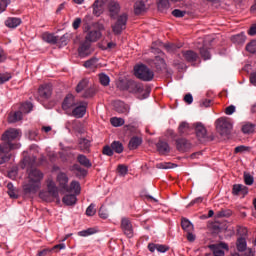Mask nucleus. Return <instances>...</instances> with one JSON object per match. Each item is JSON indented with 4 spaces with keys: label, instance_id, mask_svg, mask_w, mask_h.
Instances as JSON below:
<instances>
[{
    "label": "nucleus",
    "instance_id": "nucleus-41",
    "mask_svg": "<svg viewBox=\"0 0 256 256\" xmlns=\"http://www.w3.org/2000/svg\"><path fill=\"white\" fill-rule=\"evenodd\" d=\"M110 123L113 127H121L125 124V121L123 118L113 117L111 118Z\"/></svg>",
    "mask_w": 256,
    "mask_h": 256
},
{
    "label": "nucleus",
    "instance_id": "nucleus-45",
    "mask_svg": "<svg viewBox=\"0 0 256 256\" xmlns=\"http://www.w3.org/2000/svg\"><path fill=\"white\" fill-rule=\"evenodd\" d=\"M243 178L245 185L251 186L254 184V176H251V174L245 172Z\"/></svg>",
    "mask_w": 256,
    "mask_h": 256
},
{
    "label": "nucleus",
    "instance_id": "nucleus-6",
    "mask_svg": "<svg viewBox=\"0 0 256 256\" xmlns=\"http://www.w3.org/2000/svg\"><path fill=\"white\" fill-rule=\"evenodd\" d=\"M121 89L131 94H141L144 91V86L141 82L130 79L123 83Z\"/></svg>",
    "mask_w": 256,
    "mask_h": 256
},
{
    "label": "nucleus",
    "instance_id": "nucleus-38",
    "mask_svg": "<svg viewBox=\"0 0 256 256\" xmlns=\"http://www.w3.org/2000/svg\"><path fill=\"white\" fill-rule=\"evenodd\" d=\"M178 132H179L180 136H184V135L188 134V132H189V123L181 122L180 126L178 128Z\"/></svg>",
    "mask_w": 256,
    "mask_h": 256
},
{
    "label": "nucleus",
    "instance_id": "nucleus-43",
    "mask_svg": "<svg viewBox=\"0 0 256 256\" xmlns=\"http://www.w3.org/2000/svg\"><path fill=\"white\" fill-rule=\"evenodd\" d=\"M134 9H135V13L137 15L141 14L142 12H144L145 9H146L144 2H142V1L136 2Z\"/></svg>",
    "mask_w": 256,
    "mask_h": 256
},
{
    "label": "nucleus",
    "instance_id": "nucleus-30",
    "mask_svg": "<svg viewBox=\"0 0 256 256\" xmlns=\"http://www.w3.org/2000/svg\"><path fill=\"white\" fill-rule=\"evenodd\" d=\"M237 250L240 252H244L247 249V241L244 237H240L236 242Z\"/></svg>",
    "mask_w": 256,
    "mask_h": 256
},
{
    "label": "nucleus",
    "instance_id": "nucleus-49",
    "mask_svg": "<svg viewBox=\"0 0 256 256\" xmlns=\"http://www.w3.org/2000/svg\"><path fill=\"white\" fill-rule=\"evenodd\" d=\"M95 96V89L94 88H88L85 90L83 94L84 99L93 98Z\"/></svg>",
    "mask_w": 256,
    "mask_h": 256
},
{
    "label": "nucleus",
    "instance_id": "nucleus-31",
    "mask_svg": "<svg viewBox=\"0 0 256 256\" xmlns=\"http://www.w3.org/2000/svg\"><path fill=\"white\" fill-rule=\"evenodd\" d=\"M33 109V104L31 102H25L22 103L19 107V110L23 113V114H29L31 113Z\"/></svg>",
    "mask_w": 256,
    "mask_h": 256
},
{
    "label": "nucleus",
    "instance_id": "nucleus-51",
    "mask_svg": "<svg viewBox=\"0 0 256 256\" xmlns=\"http://www.w3.org/2000/svg\"><path fill=\"white\" fill-rule=\"evenodd\" d=\"M248 151H250V147L245 146V145L236 146L234 149V153H236V154L244 153V152H248Z\"/></svg>",
    "mask_w": 256,
    "mask_h": 256
},
{
    "label": "nucleus",
    "instance_id": "nucleus-10",
    "mask_svg": "<svg viewBox=\"0 0 256 256\" xmlns=\"http://www.w3.org/2000/svg\"><path fill=\"white\" fill-rule=\"evenodd\" d=\"M52 85L43 84L38 88V96L42 100H48L52 96Z\"/></svg>",
    "mask_w": 256,
    "mask_h": 256
},
{
    "label": "nucleus",
    "instance_id": "nucleus-22",
    "mask_svg": "<svg viewBox=\"0 0 256 256\" xmlns=\"http://www.w3.org/2000/svg\"><path fill=\"white\" fill-rule=\"evenodd\" d=\"M230 40L236 45H242L246 42V35L244 32H242L240 34L231 36Z\"/></svg>",
    "mask_w": 256,
    "mask_h": 256
},
{
    "label": "nucleus",
    "instance_id": "nucleus-5",
    "mask_svg": "<svg viewBox=\"0 0 256 256\" xmlns=\"http://www.w3.org/2000/svg\"><path fill=\"white\" fill-rule=\"evenodd\" d=\"M216 129L219 131L221 136H228L232 133L233 123L229 118H218L216 120Z\"/></svg>",
    "mask_w": 256,
    "mask_h": 256
},
{
    "label": "nucleus",
    "instance_id": "nucleus-44",
    "mask_svg": "<svg viewBox=\"0 0 256 256\" xmlns=\"http://www.w3.org/2000/svg\"><path fill=\"white\" fill-rule=\"evenodd\" d=\"M117 172H118V174H119L120 176L124 177V176H126L127 173H128V168H127V166H125V164H119V165L117 166Z\"/></svg>",
    "mask_w": 256,
    "mask_h": 256
},
{
    "label": "nucleus",
    "instance_id": "nucleus-50",
    "mask_svg": "<svg viewBox=\"0 0 256 256\" xmlns=\"http://www.w3.org/2000/svg\"><path fill=\"white\" fill-rule=\"evenodd\" d=\"M102 153H103V155L111 157V156H113L114 151H113V148L111 146L105 145L102 149Z\"/></svg>",
    "mask_w": 256,
    "mask_h": 256
},
{
    "label": "nucleus",
    "instance_id": "nucleus-62",
    "mask_svg": "<svg viewBox=\"0 0 256 256\" xmlns=\"http://www.w3.org/2000/svg\"><path fill=\"white\" fill-rule=\"evenodd\" d=\"M153 63L154 65H165V60L162 56H156Z\"/></svg>",
    "mask_w": 256,
    "mask_h": 256
},
{
    "label": "nucleus",
    "instance_id": "nucleus-58",
    "mask_svg": "<svg viewBox=\"0 0 256 256\" xmlns=\"http://www.w3.org/2000/svg\"><path fill=\"white\" fill-rule=\"evenodd\" d=\"M85 65H101V62L99 61V58L92 57L91 59L85 62Z\"/></svg>",
    "mask_w": 256,
    "mask_h": 256
},
{
    "label": "nucleus",
    "instance_id": "nucleus-3",
    "mask_svg": "<svg viewBox=\"0 0 256 256\" xmlns=\"http://www.w3.org/2000/svg\"><path fill=\"white\" fill-rule=\"evenodd\" d=\"M133 75L136 79L143 82H151L154 79V72L146 65H135Z\"/></svg>",
    "mask_w": 256,
    "mask_h": 256
},
{
    "label": "nucleus",
    "instance_id": "nucleus-57",
    "mask_svg": "<svg viewBox=\"0 0 256 256\" xmlns=\"http://www.w3.org/2000/svg\"><path fill=\"white\" fill-rule=\"evenodd\" d=\"M232 212L230 210H221L217 212V217L222 218V217H230Z\"/></svg>",
    "mask_w": 256,
    "mask_h": 256
},
{
    "label": "nucleus",
    "instance_id": "nucleus-13",
    "mask_svg": "<svg viewBox=\"0 0 256 256\" xmlns=\"http://www.w3.org/2000/svg\"><path fill=\"white\" fill-rule=\"evenodd\" d=\"M121 229L128 238L133 237V227L128 218H122Z\"/></svg>",
    "mask_w": 256,
    "mask_h": 256
},
{
    "label": "nucleus",
    "instance_id": "nucleus-21",
    "mask_svg": "<svg viewBox=\"0 0 256 256\" xmlns=\"http://www.w3.org/2000/svg\"><path fill=\"white\" fill-rule=\"evenodd\" d=\"M21 23L22 20L17 17H9L5 20V26L12 29L17 28L19 25H21Z\"/></svg>",
    "mask_w": 256,
    "mask_h": 256
},
{
    "label": "nucleus",
    "instance_id": "nucleus-2",
    "mask_svg": "<svg viewBox=\"0 0 256 256\" xmlns=\"http://www.w3.org/2000/svg\"><path fill=\"white\" fill-rule=\"evenodd\" d=\"M22 136L21 130L16 128H9L1 135L0 151L11 152L19 149L20 144L16 141L20 140Z\"/></svg>",
    "mask_w": 256,
    "mask_h": 256
},
{
    "label": "nucleus",
    "instance_id": "nucleus-63",
    "mask_svg": "<svg viewBox=\"0 0 256 256\" xmlns=\"http://www.w3.org/2000/svg\"><path fill=\"white\" fill-rule=\"evenodd\" d=\"M157 250L158 252L165 253L166 251L169 250V247L166 245L157 244Z\"/></svg>",
    "mask_w": 256,
    "mask_h": 256
},
{
    "label": "nucleus",
    "instance_id": "nucleus-25",
    "mask_svg": "<svg viewBox=\"0 0 256 256\" xmlns=\"http://www.w3.org/2000/svg\"><path fill=\"white\" fill-rule=\"evenodd\" d=\"M142 144V139L139 136H133L129 142V149L135 150Z\"/></svg>",
    "mask_w": 256,
    "mask_h": 256
},
{
    "label": "nucleus",
    "instance_id": "nucleus-59",
    "mask_svg": "<svg viewBox=\"0 0 256 256\" xmlns=\"http://www.w3.org/2000/svg\"><path fill=\"white\" fill-rule=\"evenodd\" d=\"M74 169L82 176L85 177L87 175V170L85 168H82V166H79L78 164L74 166Z\"/></svg>",
    "mask_w": 256,
    "mask_h": 256
},
{
    "label": "nucleus",
    "instance_id": "nucleus-16",
    "mask_svg": "<svg viewBox=\"0 0 256 256\" xmlns=\"http://www.w3.org/2000/svg\"><path fill=\"white\" fill-rule=\"evenodd\" d=\"M176 147L180 152H187L191 148V143L186 138L176 139Z\"/></svg>",
    "mask_w": 256,
    "mask_h": 256
},
{
    "label": "nucleus",
    "instance_id": "nucleus-9",
    "mask_svg": "<svg viewBox=\"0 0 256 256\" xmlns=\"http://www.w3.org/2000/svg\"><path fill=\"white\" fill-rule=\"evenodd\" d=\"M78 100H76L75 96L73 94H68L64 98L62 102V109L64 111H70L73 110L78 105Z\"/></svg>",
    "mask_w": 256,
    "mask_h": 256
},
{
    "label": "nucleus",
    "instance_id": "nucleus-39",
    "mask_svg": "<svg viewBox=\"0 0 256 256\" xmlns=\"http://www.w3.org/2000/svg\"><path fill=\"white\" fill-rule=\"evenodd\" d=\"M23 112L19 109L13 113V115L10 117V122L15 123L18 121H21L23 119Z\"/></svg>",
    "mask_w": 256,
    "mask_h": 256
},
{
    "label": "nucleus",
    "instance_id": "nucleus-4",
    "mask_svg": "<svg viewBox=\"0 0 256 256\" xmlns=\"http://www.w3.org/2000/svg\"><path fill=\"white\" fill-rule=\"evenodd\" d=\"M59 191L55 182H48L47 191H42L39 193V198L45 202H52L55 199H58Z\"/></svg>",
    "mask_w": 256,
    "mask_h": 256
},
{
    "label": "nucleus",
    "instance_id": "nucleus-15",
    "mask_svg": "<svg viewBox=\"0 0 256 256\" xmlns=\"http://www.w3.org/2000/svg\"><path fill=\"white\" fill-rule=\"evenodd\" d=\"M57 182L59 183L60 187L62 189H64L65 191L69 192V178L67 176V174H65V172H59L58 176H57Z\"/></svg>",
    "mask_w": 256,
    "mask_h": 256
},
{
    "label": "nucleus",
    "instance_id": "nucleus-28",
    "mask_svg": "<svg viewBox=\"0 0 256 256\" xmlns=\"http://www.w3.org/2000/svg\"><path fill=\"white\" fill-rule=\"evenodd\" d=\"M12 154L10 151H2L0 150V165H3L10 161Z\"/></svg>",
    "mask_w": 256,
    "mask_h": 256
},
{
    "label": "nucleus",
    "instance_id": "nucleus-32",
    "mask_svg": "<svg viewBox=\"0 0 256 256\" xmlns=\"http://www.w3.org/2000/svg\"><path fill=\"white\" fill-rule=\"evenodd\" d=\"M87 86H89V80L82 79L76 86V93H82L85 90V88H87Z\"/></svg>",
    "mask_w": 256,
    "mask_h": 256
},
{
    "label": "nucleus",
    "instance_id": "nucleus-60",
    "mask_svg": "<svg viewBox=\"0 0 256 256\" xmlns=\"http://www.w3.org/2000/svg\"><path fill=\"white\" fill-rule=\"evenodd\" d=\"M236 107L234 105H229L228 107L225 108V114L228 116H231L235 113Z\"/></svg>",
    "mask_w": 256,
    "mask_h": 256
},
{
    "label": "nucleus",
    "instance_id": "nucleus-8",
    "mask_svg": "<svg viewBox=\"0 0 256 256\" xmlns=\"http://www.w3.org/2000/svg\"><path fill=\"white\" fill-rule=\"evenodd\" d=\"M127 20L128 16L126 14H122L117 18L116 23L112 25V30L116 35H119L123 30L126 29Z\"/></svg>",
    "mask_w": 256,
    "mask_h": 256
},
{
    "label": "nucleus",
    "instance_id": "nucleus-26",
    "mask_svg": "<svg viewBox=\"0 0 256 256\" xmlns=\"http://www.w3.org/2000/svg\"><path fill=\"white\" fill-rule=\"evenodd\" d=\"M77 160L82 166L86 168H91L92 166L91 160H89V158H87V156H85L84 154H79Z\"/></svg>",
    "mask_w": 256,
    "mask_h": 256
},
{
    "label": "nucleus",
    "instance_id": "nucleus-37",
    "mask_svg": "<svg viewBox=\"0 0 256 256\" xmlns=\"http://www.w3.org/2000/svg\"><path fill=\"white\" fill-rule=\"evenodd\" d=\"M69 191H74L75 194H80L81 193V186H80V182H77L76 180H73L70 184V186H68Z\"/></svg>",
    "mask_w": 256,
    "mask_h": 256
},
{
    "label": "nucleus",
    "instance_id": "nucleus-34",
    "mask_svg": "<svg viewBox=\"0 0 256 256\" xmlns=\"http://www.w3.org/2000/svg\"><path fill=\"white\" fill-rule=\"evenodd\" d=\"M113 152L121 154L124 150L123 144L120 141H113L111 144Z\"/></svg>",
    "mask_w": 256,
    "mask_h": 256
},
{
    "label": "nucleus",
    "instance_id": "nucleus-11",
    "mask_svg": "<svg viewBox=\"0 0 256 256\" xmlns=\"http://www.w3.org/2000/svg\"><path fill=\"white\" fill-rule=\"evenodd\" d=\"M93 53V49L91 48V43L88 41H84L80 44L78 48L79 57H89L90 54Z\"/></svg>",
    "mask_w": 256,
    "mask_h": 256
},
{
    "label": "nucleus",
    "instance_id": "nucleus-20",
    "mask_svg": "<svg viewBox=\"0 0 256 256\" xmlns=\"http://www.w3.org/2000/svg\"><path fill=\"white\" fill-rule=\"evenodd\" d=\"M114 109L119 114H127L129 111L128 105L120 100L114 102Z\"/></svg>",
    "mask_w": 256,
    "mask_h": 256
},
{
    "label": "nucleus",
    "instance_id": "nucleus-42",
    "mask_svg": "<svg viewBox=\"0 0 256 256\" xmlns=\"http://www.w3.org/2000/svg\"><path fill=\"white\" fill-rule=\"evenodd\" d=\"M12 79V74L11 73H0V85H3L7 82H9Z\"/></svg>",
    "mask_w": 256,
    "mask_h": 256
},
{
    "label": "nucleus",
    "instance_id": "nucleus-54",
    "mask_svg": "<svg viewBox=\"0 0 256 256\" xmlns=\"http://www.w3.org/2000/svg\"><path fill=\"white\" fill-rule=\"evenodd\" d=\"M95 213H97L95 204H90V206L86 209V215L91 217V216H95Z\"/></svg>",
    "mask_w": 256,
    "mask_h": 256
},
{
    "label": "nucleus",
    "instance_id": "nucleus-46",
    "mask_svg": "<svg viewBox=\"0 0 256 256\" xmlns=\"http://www.w3.org/2000/svg\"><path fill=\"white\" fill-rule=\"evenodd\" d=\"M200 55H202V59H204V61H207L209 59H211V53L210 51L203 47L202 49H200Z\"/></svg>",
    "mask_w": 256,
    "mask_h": 256
},
{
    "label": "nucleus",
    "instance_id": "nucleus-7",
    "mask_svg": "<svg viewBox=\"0 0 256 256\" xmlns=\"http://www.w3.org/2000/svg\"><path fill=\"white\" fill-rule=\"evenodd\" d=\"M88 103L86 101H78V103L72 109V116L81 119L87 113Z\"/></svg>",
    "mask_w": 256,
    "mask_h": 256
},
{
    "label": "nucleus",
    "instance_id": "nucleus-17",
    "mask_svg": "<svg viewBox=\"0 0 256 256\" xmlns=\"http://www.w3.org/2000/svg\"><path fill=\"white\" fill-rule=\"evenodd\" d=\"M78 148L83 153H89L91 151V141L87 138H80Z\"/></svg>",
    "mask_w": 256,
    "mask_h": 256
},
{
    "label": "nucleus",
    "instance_id": "nucleus-52",
    "mask_svg": "<svg viewBox=\"0 0 256 256\" xmlns=\"http://www.w3.org/2000/svg\"><path fill=\"white\" fill-rule=\"evenodd\" d=\"M173 164L171 162H160L156 164L157 169H171Z\"/></svg>",
    "mask_w": 256,
    "mask_h": 256
},
{
    "label": "nucleus",
    "instance_id": "nucleus-29",
    "mask_svg": "<svg viewBox=\"0 0 256 256\" xmlns=\"http://www.w3.org/2000/svg\"><path fill=\"white\" fill-rule=\"evenodd\" d=\"M42 39L45 42L51 43V44H55L58 42V37H56L54 34H50L48 32L42 34Z\"/></svg>",
    "mask_w": 256,
    "mask_h": 256
},
{
    "label": "nucleus",
    "instance_id": "nucleus-23",
    "mask_svg": "<svg viewBox=\"0 0 256 256\" xmlns=\"http://www.w3.org/2000/svg\"><path fill=\"white\" fill-rule=\"evenodd\" d=\"M183 57L188 61L189 63H194V61H197L199 58L198 54L192 50L184 51Z\"/></svg>",
    "mask_w": 256,
    "mask_h": 256
},
{
    "label": "nucleus",
    "instance_id": "nucleus-36",
    "mask_svg": "<svg viewBox=\"0 0 256 256\" xmlns=\"http://www.w3.org/2000/svg\"><path fill=\"white\" fill-rule=\"evenodd\" d=\"M255 130V125L252 123H246L244 125H242L241 131L244 134H251L253 133Z\"/></svg>",
    "mask_w": 256,
    "mask_h": 256
},
{
    "label": "nucleus",
    "instance_id": "nucleus-27",
    "mask_svg": "<svg viewBox=\"0 0 256 256\" xmlns=\"http://www.w3.org/2000/svg\"><path fill=\"white\" fill-rule=\"evenodd\" d=\"M62 201L67 206H73L77 203V197L76 195H65Z\"/></svg>",
    "mask_w": 256,
    "mask_h": 256
},
{
    "label": "nucleus",
    "instance_id": "nucleus-1",
    "mask_svg": "<svg viewBox=\"0 0 256 256\" xmlns=\"http://www.w3.org/2000/svg\"><path fill=\"white\" fill-rule=\"evenodd\" d=\"M25 165L30 166L27 170L28 182L23 184V194L27 197L35 195L41 189V182L44 174L38 168H32L36 163V157H26Z\"/></svg>",
    "mask_w": 256,
    "mask_h": 256
},
{
    "label": "nucleus",
    "instance_id": "nucleus-35",
    "mask_svg": "<svg viewBox=\"0 0 256 256\" xmlns=\"http://www.w3.org/2000/svg\"><path fill=\"white\" fill-rule=\"evenodd\" d=\"M109 11H110L111 17L116 16L120 11L119 4L116 3V2H111L110 5H109Z\"/></svg>",
    "mask_w": 256,
    "mask_h": 256
},
{
    "label": "nucleus",
    "instance_id": "nucleus-24",
    "mask_svg": "<svg viewBox=\"0 0 256 256\" xmlns=\"http://www.w3.org/2000/svg\"><path fill=\"white\" fill-rule=\"evenodd\" d=\"M157 149H158V152H159L161 155H165V154H167V153L170 152V146L168 145L167 142L162 141V140H160V141L157 143Z\"/></svg>",
    "mask_w": 256,
    "mask_h": 256
},
{
    "label": "nucleus",
    "instance_id": "nucleus-14",
    "mask_svg": "<svg viewBox=\"0 0 256 256\" xmlns=\"http://www.w3.org/2000/svg\"><path fill=\"white\" fill-rule=\"evenodd\" d=\"M194 130L196 131V138L200 142H204L207 139V129L202 123H196Z\"/></svg>",
    "mask_w": 256,
    "mask_h": 256
},
{
    "label": "nucleus",
    "instance_id": "nucleus-18",
    "mask_svg": "<svg viewBox=\"0 0 256 256\" xmlns=\"http://www.w3.org/2000/svg\"><path fill=\"white\" fill-rule=\"evenodd\" d=\"M102 36H103V34L101 33V31L91 30L87 33L85 39L89 43H93V42H97L99 39H101Z\"/></svg>",
    "mask_w": 256,
    "mask_h": 256
},
{
    "label": "nucleus",
    "instance_id": "nucleus-48",
    "mask_svg": "<svg viewBox=\"0 0 256 256\" xmlns=\"http://www.w3.org/2000/svg\"><path fill=\"white\" fill-rule=\"evenodd\" d=\"M99 80H100L101 85L104 87H107L110 83L109 77L105 74H100Z\"/></svg>",
    "mask_w": 256,
    "mask_h": 256
},
{
    "label": "nucleus",
    "instance_id": "nucleus-53",
    "mask_svg": "<svg viewBox=\"0 0 256 256\" xmlns=\"http://www.w3.org/2000/svg\"><path fill=\"white\" fill-rule=\"evenodd\" d=\"M98 214L102 219H107L109 217V212L105 206L100 207Z\"/></svg>",
    "mask_w": 256,
    "mask_h": 256
},
{
    "label": "nucleus",
    "instance_id": "nucleus-19",
    "mask_svg": "<svg viewBox=\"0 0 256 256\" xmlns=\"http://www.w3.org/2000/svg\"><path fill=\"white\" fill-rule=\"evenodd\" d=\"M106 0H96L93 4V13L96 16H100L103 13V10L105 9Z\"/></svg>",
    "mask_w": 256,
    "mask_h": 256
},
{
    "label": "nucleus",
    "instance_id": "nucleus-47",
    "mask_svg": "<svg viewBox=\"0 0 256 256\" xmlns=\"http://www.w3.org/2000/svg\"><path fill=\"white\" fill-rule=\"evenodd\" d=\"M170 7L169 0H159L158 1V8L161 11H164Z\"/></svg>",
    "mask_w": 256,
    "mask_h": 256
},
{
    "label": "nucleus",
    "instance_id": "nucleus-61",
    "mask_svg": "<svg viewBox=\"0 0 256 256\" xmlns=\"http://www.w3.org/2000/svg\"><path fill=\"white\" fill-rule=\"evenodd\" d=\"M157 71L159 73H162V75H165L166 73H168L169 75H171V71L168 70V68L166 66H157Z\"/></svg>",
    "mask_w": 256,
    "mask_h": 256
},
{
    "label": "nucleus",
    "instance_id": "nucleus-56",
    "mask_svg": "<svg viewBox=\"0 0 256 256\" xmlns=\"http://www.w3.org/2000/svg\"><path fill=\"white\" fill-rule=\"evenodd\" d=\"M11 3L10 0H1L0 1V14L6 10L8 5Z\"/></svg>",
    "mask_w": 256,
    "mask_h": 256
},
{
    "label": "nucleus",
    "instance_id": "nucleus-55",
    "mask_svg": "<svg viewBox=\"0 0 256 256\" xmlns=\"http://www.w3.org/2000/svg\"><path fill=\"white\" fill-rule=\"evenodd\" d=\"M181 46H177L175 44H166L165 48L168 52L170 53H174L177 51V49H179Z\"/></svg>",
    "mask_w": 256,
    "mask_h": 256
},
{
    "label": "nucleus",
    "instance_id": "nucleus-64",
    "mask_svg": "<svg viewBox=\"0 0 256 256\" xmlns=\"http://www.w3.org/2000/svg\"><path fill=\"white\" fill-rule=\"evenodd\" d=\"M225 252L217 247L214 248V256H224Z\"/></svg>",
    "mask_w": 256,
    "mask_h": 256
},
{
    "label": "nucleus",
    "instance_id": "nucleus-33",
    "mask_svg": "<svg viewBox=\"0 0 256 256\" xmlns=\"http://www.w3.org/2000/svg\"><path fill=\"white\" fill-rule=\"evenodd\" d=\"M181 226L186 232H192L194 229L193 224L186 218H182Z\"/></svg>",
    "mask_w": 256,
    "mask_h": 256
},
{
    "label": "nucleus",
    "instance_id": "nucleus-40",
    "mask_svg": "<svg viewBox=\"0 0 256 256\" xmlns=\"http://www.w3.org/2000/svg\"><path fill=\"white\" fill-rule=\"evenodd\" d=\"M245 50L248 53L256 54V40H252L249 43L246 44Z\"/></svg>",
    "mask_w": 256,
    "mask_h": 256
},
{
    "label": "nucleus",
    "instance_id": "nucleus-12",
    "mask_svg": "<svg viewBox=\"0 0 256 256\" xmlns=\"http://www.w3.org/2000/svg\"><path fill=\"white\" fill-rule=\"evenodd\" d=\"M249 189L248 186H244V184H233L232 186V195L233 196H243L248 195Z\"/></svg>",
    "mask_w": 256,
    "mask_h": 256
}]
</instances>
